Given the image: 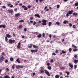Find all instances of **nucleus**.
Listing matches in <instances>:
<instances>
[{
  "instance_id": "obj_1",
  "label": "nucleus",
  "mask_w": 78,
  "mask_h": 78,
  "mask_svg": "<svg viewBox=\"0 0 78 78\" xmlns=\"http://www.w3.org/2000/svg\"><path fill=\"white\" fill-rule=\"evenodd\" d=\"M41 69L40 70V73L41 74L44 73V72H45V70H44V68L43 67H41Z\"/></svg>"
},
{
  "instance_id": "obj_2",
  "label": "nucleus",
  "mask_w": 78,
  "mask_h": 78,
  "mask_svg": "<svg viewBox=\"0 0 78 78\" xmlns=\"http://www.w3.org/2000/svg\"><path fill=\"white\" fill-rule=\"evenodd\" d=\"M42 22L43 23H42V25H46L47 23V20L43 19L42 20Z\"/></svg>"
},
{
  "instance_id": "obj_3",
  "label": "nucleus",
  "mask_w": 78,
  "mask_h": 78,
  "mask_svg": "<svg viewBox=\"0 0 78 78\" xmlns=\"http://www.w3.org/2000/svg\"><path fill=\"white\" fill-rule=\"evenodd\" d=\"M9 44H12V43H14L16 42V41L14 40L9 39Z\"/></svg>"
},
{
  "instance_id": "obj_4",
  "label": "nucleus",
  "mask_w": 78,
  "mask_h": 78,
  "mask_svg": "<svg viewBox=\"0 0 78 78\" xmlns=\"http://www.w3.org/2000/svg\"><path fill=\"white\" fill-rule=\"evenodd\" d=\"M4 60H5V57L1 56L0 58V62H2V61H3Z\"/></svg>"
},
{
  "instance_id": "obj_5",
  "label": "nucleus",
  "mask_w": 78,
  "mask_h": 78,
  "mask_svg": "<svg viewBox=\"0 0 78 78\" xmlns=\"http://www.w3.org/2000/svg\"><path fill=\"white\" fill-rule=\"evenodd\" d=\"M45 73H46V75H47L48 76H50V73H49L48 71L47 70H45Z\"/></svg>"
},
{
  "instance_id": "obj_6",
  "label": "nucleus",
  "mask_w": 78,
  "mask_h": 78,
  "mask_svg": "<svg viewBox=\"0 0 78 78\" xmlns=\"http://www.w3.org/2000/svg\"><path fill=\"white\" fill-rule=\"evenodd\" d=\"M22 7L23 9H24V11H27V10H28V8L25 5H22Z\"/></svg>"
},
{
  "instance_id": "obj_7",
  "label": "nucleus",
  "mask_w": 78,
  "mask_h": 78,
  "mask_svg": "<svg viewBox=\"0 0 78 78\" xmlns=\"http://www.w3.org/2000/svg\"><path fill=\"white\" fill-rule=\"evenodd\" d=\"M23 66H20V65H18V66H16V69H19L20 68H23Z\"/></svg>"
},
{
  "instance_id": "obj_8",
  "label": "nucleus",
  "mask_w": 78,
  "mask_h": 78,
  "mask_svg": "<svg viewBox=\"0 0 78 78\" xmlns=\"http://www.w3.org/2000/svg\"><path fill=\"white\" fill-rule=\"evenodd\" d=\"M8 12H9V13H11V14H12L13 12V10H12V9L8 10Z\"/></svg>"
},
{
  "instance_id": "obj_9",
  "label": "nucleus",
  "mask_w": 78,
  "mask_h": 78,
  "mask_svg": "<svg viewBox=\"0 0 78 78\" xmlns=\"http://www.w3.org/2000/svg\"><path fill=\"white\" fill-rule=\"evenodd\" d=\"M6 27V26L5 25H0V28H5Z\"/></svg>"
},
{
  "instance_id": "obj_10",
  "label": "nucleus",
  "mask_w": 78,
  "mask_h": 78,
  "mask_svg": "<svg viewBox=\"0 0 78 78\" xmlns=\"http://www.w3.org/2000/svg\"><path fill=\"white\" fill-rule=\"evenodd\" d=\"M72 12H73V10H71V11H69L68 12V13L69 15H71L72 14Z\"/></svg>"
},
{
  "instance_id": "obj_11",
  "label": "nucleus",
  "mask_w": 78,
  "mask_h": 78,
  "mask_svg": "<svg viewBox=\"0 0 78 78\" xmlns=\"http://www.w3.org/2000/svg\"><path fill=\"white\" fill-rule=\"evenodd\" d=\"M20 13H17L15 15V17H18V16H20Z\"/></svg>"
},
{
  "instance_id": "obj_12",
  "label": "nucleus",
  "mask_w": 78,
  "mask_h": 78,
  "mask_svg": "<svg viewBox=\"0 0 78 78\" xmlns=\"http://www.w3.org/2000/svg\"><path fill=\"white\" fill-rule=\"evenodd\" d=\"M69 66L71 68H73V64L71 65L70 63H69Z\"/></svg>"
},
{
  "instance_id": "obj_13",
  "label": "nucleus",
  "mask_w": 78,
  "mask_h": 78,
  "mask_svg": "<svg viewBox=\"0 0 78 78\" xmlns=\"http://www.w3.org/2000/svg\"><path fill=\"white\" fill-rule=\"evenodd\" d=\"M6 36L7 37H8V38H9L11 37H12V36H11V35H9V34H6Z\"/></svg>"
},
{
  "instance_id": "obj_14",
  "label": "nucleus",
  "mask_w": 78,
  "mask_h": 78,
  "mask_svg": "<svg viewBox=\"0 0 78 78\" xmlns=\"http://www.w3.org/2000/svg\"><path fill=\"white\" fill-rule=\"evenodd\" d=\"M74 63H75V64H77L78 62V60H74Z\"/></svg>"
},
{
  "instance_id": "obj_15",
  "label": "nucleus",
  "mask_w": 78,
  "mask_h": 78,
  "mask_svg": "<svg viewBox=\"0 0 78 78\" xmlns=\"http://www.w3.org/2000/svg\"><path fill=\"white\" fill-rule=\"evenodd\" d=\"M35 16L37 17H38V18H40V15H39L38 14H35Z\"/></svg>"
},
{
  "instance_id": "obj_16",
  "label": "nucleus",
  "mask_w": 78,
  "mask_h": 78,
  "mask_svg": "<svg viewBox=\"0 0 78 78\" xmlns=\"http://www.w3.org/2000/svg\"><path fill=\"white\" fill-rule=\"evenodd\" d=\"M37 37H38V38H41V37H42V35H41V34H40L38 36H37Z\"/></svg>"
},
{
  "instance_id": "obj_17",
  "label": "nucleus",
  "mask_w": 78,
  "mask_h": 78,
  "mask_svg": "<svg viewBox=\"0 0 78 78\" xmlns=\"http://www.w3.org/2000/svg\"><path fill=\"white\" fill-rule=\"evenodd\" d=\"M4 78H11L8 75H7L4 76Z\"/></svg>"
},
{
  "instance_id": "obj_18",
  "label": "nucleus",
  "mask_w": 78,
  "mask_h": 78,
  "mask_svg": "<svg viewBox=\"0 0 78 78\" xmlns=\"http://www.w3.org/2000/svg\"><path fill=\"white\" fill-rule=\"evenodd\" d=\"M77 15H78V13H73V16H77Z\"/></svg>"
},
{
  "instance_id": "obj_19",
  "label": "nucleus",
  "mask_w": 78,
  "mask_h": 78,
  "mask_svg": "<svg viewBox=\"0 0 78 78\" xmlns=\"http://www.w3.org/2000/svg\"><path fill=\"white\" fill-rule=\"evenodd\" d=\"M16 61H17V62H18V63H20V61H19V58H17L16 60Z\"/></svg>"
},
{
  "instance_id": "obj_20",
  "label": "nucleus",
  "mask_w": 78,
  "mask_h": 78,
  "mask_svg": "<svg viewBox=\"0 0 78 78\" xmlns=\"http://www.w3.org/2000/svg\"><path fill=\"white\" fill-rule=\"evenodd\" d=\"M19 22L20 23H22V22L24 23V20H19Z\"/></svg>"
},
{
  "instance_id": "obj_21",
  "label": "nucleus",
  "mask_w": 78,
  "mask_h": 78,
  "mask_svg": "<svg viewBox=\"0 0 78 78\" xmlns=\"http://www.w3.org/2000/svg\"><path fill=\"white\" fill-rule=\"evenodd\" d=\"M23 27V26L22 25H20L19 26V28L20 29H22Z\"/></svg>"
},
{
  "instance_id": "obj_22",
  "label": "nucleus",
  "mask_w": 78,
  "mask_h": 78,
  "mask_svg": "<svg viewBox=\"0 0 78 78\" xmlns=\"http://www.w3.org/2000/svg\"><path fill=\"white\" fill-rule=\"evenodd\" d=\"M52 24V23L51 22H49L48 23V26L49 27H50L51 26V25Z\"/></svg>"
},
{
  "instance_id": "obj_23",
  "label": "nucleus",
  "mask_w": 78,
  "mask_h": 78,
  "mask_svg": "<svg viewBox=\"0 0 78 78\" xmlns=\"http://www.w3.org/2000/svg\"><path fill=\"white\" fill-rule=\"evenodd\" d=\"M30 46H28V48H32V45H33V44H30Z\"/></svg>"
},
{
  "instance_id": "obj_24",
  "label": "nucleus",
  "mask_w": 78,
  "mask_h": 78,
  "mask_svg": "<svg viewBox=\"0 0 78 78\" xmlns=\"http://www.w3.org/2000/svg\"><path fill=\"white\" fill-rule=\"evenodd\" d=\"M55 78H59V75L57 74L55 76Z\"/></svg>"
},
{
  "instance_id": "obj_25",
  "label": "nucleus",
  "mask_w": 78,
  "mask_h": 78,
  "mask_svg": "<svg viewBox=\"0 0 78 78\" xmlns=\"http://www.w3.org/2000/svg\"><path fill=\"white\" fill-rule=\"evenodd\" d=\"M48 70H51V67L50 66H48Z\"/></svg>"
},
{
  "instance_id": "obj_26",
  "label": "nucleus",
  "mask_w": 78,
  "mask_h": 78,
  "mask_svg": "<svg viewBox=\"0 0 78 78\" xmlns=\"http://www.w3.org/2000/svg\"><path fill=\"white\" fill-rule=\"evenodd\" d=\"M66 73H67V75H69L70 74V73L68 71H66Z\"/></svg>"
},
{
  "instance_id": "obj_27",
  "label": "nucleus",
  "mask_w": 78,
  "mask_h": 78,
  "mask_svg": "<svg viewBox=\"0 0 78 78\" xmlns=\"http://www.w3.org/2000/svg\"><path fill=\"white\" fill-rule=\"evenodd\" d=\"M67 22L68 23L69 22L67 21L64 20L63 22V23L65 24H66V23H67Z\"/></svg>"
},
{
  "instance_id": "obj_28",
  "label": "nucleus",
  "mask_w": 78,
  "mask_h": 78,
  "mask_svg": "<svg viewBox=\"0 0 78 78\" xmlns=\"http://www.w3.org/2000/svg\"><path fill=\"white\" fill-rule=\"evenodd\" d=\"M33 45L34 48H38V47H39L35 45Z\"/></svg>"
},
{
  "instance_id": "obj_29",
  "label": "nucleus",
  "mask_w": 78,
  "mask_h": 78,
  "mask_svg": "<svg viewBox=\"0 0 78 78\" xmlns=\"http://www.w3.org/2000/svg\"><path fill=\"white\" fill-rule=\"evenodd\" d=\"M5 42H7L8 40V38H7V37H5Z\"/></svg>"
},
{
  "instance_id": "obj_30",
  "label": "nucleus",
  "mask_w": 78,
  "mask_h": 78,
  "mask_svg": "<svg viewBox=\"0 0 78 78\" xmlns=\"http://www.w3.org/2000/svg\"><path fill=\"white\" fill-rule=\"evenodd\" d=\"M72 47H74V48H77V47L75 46V45L73 44H72Z\"/></svg>"
},
{
  "instance_id": "obj_31",
  "label": "nucleus",
  "mask_w": 78,
  "mask_h": 78,
  "mask_svg": "<svg viewBox=\"0 0 78 78\" xmlns=\"http://www.w3.org/2000/svg\"><path fill=\"white\" fill-rule=\"evenodd\" d=\"M62 52L63 54H64L66 53H67V51H64L62 50Z\"/></svg>"
},
{
  "instance_id": "obj_32",
  "label": "nucleus",
  "mask_w": 78,
  "mask_h": 78,
  "mask_svg": "<svg viewBox=\"0 0 78 78\" xmlns=\"http://www.w3.org/2000/svg\"><path fill=\"white\" fill-rule=\"evenodd\" d=\"M75 6H78V2H76L75 4Z\"/></svg>"
},
{
  "instance_id": "obj_33",
  "label": "nucleus",
  "mask_w": 78,
  "mask_h": 78,
  "mask_svg": "<svg viewBox=\"0 0 78 78\" xmlns=\"http://www.w3.org/2000/svg\"><path fill=\"white\" fill-rule=\"evenodd\" d=\"M72 49L71 48H70L69 49V52H71V51H72Z\"/></svg>"
},
{
  "instance_id": "obj_34",
  "label": "nucleus",
  "mask_w": 78,
  "mask_h": 78,
  "mask_svg": "<svg viewBox=\"0 0 78 78\" xmlns=\"http://www.w3.org/2000/svg\"><path fill=\"white\" fill-rule=\"evenodd\" d=\"M78 51V49H73V51Z\"/></svg>"
},
{
  "instance_id": "obj_35",
  "label": "nucleus",
  "mask_w": 78,
  "mask_h": 78,
  "mask_svg": "<svg viewBox=\"0 0 78 78\" xmlns=\"http://www.w3.org/2000/svg\"><path fill=\"white\" fill-rule=\"evenodd\" d=\"M9 71V69H8V68H6V72H8Z\"/></svg>"
},
{
  "instance_id": "obj_36",
  "label": "nucleus",
  "mask_w": 78,
  "mask_h": 78,
  "mask_svg": "<svg viewBox=\"0 0 78 78\" xmlns=\"http://www.w3.org/2000/svg\"><path fill=\"white\" fill-rule=\"evenodd\" d=\"M10 60L11 61H14V58L12 57L10 58Z\"/></svg>"
},
{
  "instance_id": "obj_37",
  "label": "nucleus",
  "mask_w": 78,
  "mask_h": 78,
  "mask_svg": "<svg viewBox=\"0 0 78 78\" xmlns=\"http://www.w3.org/2000/svg\"><path fill=\"white\" fill-rule=\"evenodd\" d=\"M56 24L57 25H60V23L58 22H56Z\"/></svg>"
},
{
  "instance_id": "obj_38",
  "label": "nucleus",
  "mask_w": 78,
  "mask_h": 78,
  "mask_svg": "<svg viewBox=\"0 0 78 78\" xmlns=\"http://www.w3.org/2000/svg\"><path fill=\"white\" fill-rule=\"evenodd\" d=\"M30 51L31 53H34V50L32 49L30 50Z\"/></svg>"
},
{
  "instance_id": "obj_39",
  "label": "nucleus",
  "mask_w": 78,
  "mask_h": 78,
  "mask_svg": "<svg viewBox=\"0 0 78 78\" xmlns=\"http://www.w3.org/2000/svg\"><path fill=\"white\" fill-rule=\"evenodd\" d=\"M5 63H7L8 62V59H6L5 60Z\"/></svg>"
},
{
  "instance_id": "obj_40",
  "label": "nucleus",
  "mask_w": 78,
  "mask_h": 78,
  "mask_svg": "<svg viewBox=\"0 0 78 78\" xmlns=\"http://www.w3.org/2000/svg\"><path fill=\"white\" fill-rule=\"evenodd\" d=\"M52 55H54V56H55V55H56V53L54 52L53 53Z\"/></svg>"
},
{
  "instance_id": "obj_41",
  "label": "nucleus",
  "mask_w": 78,
  "mask_h": 78,
  "mask_svg": "<svg viewBox=\"0 0 78 78\" xmlns=\"http://www.w3.org/2000/svg\"><path fill=\"white\" fill-rule=\"evenodd\" d=\"M57 8L58 9L59 8V5H58L57 6Z\"/></svg>"
},
{
  "instance_id": "obj_42",
  "label": "nucleus",
  "mask_w": 78,
  "mask_h": 78,
  "mask_svg": "<svg viewBox=\"0 0 78 78\" xmlns=\"http://www.w3.org/2000/svg\"><path fill=\"white\" fill-rule=\"evenodd\" d=\"M65 77H66V78H69V77H70V76L67 75L66 76H65Z\"/></svg>"
},
{
  "instance_id": "obj_43",
  "label": "nucleus",
  "mask_w": 78,
  "mask_h": 78,
  "mask_svg": "<svg viewBox=\"0 0 78 78\" xmlns=\"http://www.w3.org/2000/svg\"><path fill=\"white\" fill-rule=\"evenodd\" d=\"M47 65L48 66H50V64L49 63H48L47 64Z\"/></svg>"
},
{
  "instance_id": "obj_44",
  "label": "nucleus",
  "mask_w": 78,
  "mask_h": 78,
  "mask_svg": "<svg viewBox=\"0 0 78 78\" xmlns=\"http://www.w3.org/2000/svg\"><path fill=\"white\" fill-rule=\"evenodd\" d=\"M2 8H4V9H6V6H5V5H3L2 6Z\"/></svg>"
},
{
  "instance_id": "obj_45",
  "label": "nucleus",
  "mask_w": 78,
  "mask_h": 78,
  "mask_svg": "<svg viewBox=\"0 0 78 78\" xmlns=\"http://www.w3.org/2000/svg\"><path fill=\"white\" fill-rule=\"evenodd\" d=\"M37 49L34 50V53H37Z\"/></svg>"
},
{
  "instance_id": "obj_46",
  "label": "nucleus",
  "mask_w": 78,
  "mask_h": 78,
  "mask_svg": "<svg viewBox=\"0 0 78 78\" xmlns=\"http://www.w3.org/2000/svg\"><path fill=\"white\" fill-rule=\"evenodd\" d=\"M15 66H14V65H13L12 66V69H15Z\"/></svg>"
},
{
  "instance_id": "obj_47",
  "label": "nucleus",
  "mask_w": 78,
  "mask_h": 78,
  "mask_svg": "<svg viewBox=\"0 0 78 78\" xmlns=\"http://www.w3.org/2000/svg\"><path fill=\"white\" fill-rule=\"evenodd\" d=\"M59 51V50H57L55 51L56 53H58Z\"/></svg>"
},
{
  "instance_id": "obj_48",
  "label": "nucleus",
  "mask_w": 78,
  "mask_h": 78,
  "mask_svg": "<svg viewBox=\"0 0 78 78\" xmlns=\"http://www.w3.org/2000/svg\"><path fill=\"white\" fill-rule=\"evenodd\" d=\"M51 62H52V63L53 62V59H51L50 61Z\"/></svg>"
},
{
  "instance_id": "obj_49",
  "label": "nucleus",
  "mask_w": 78,
  "mask_h": 78,
  "mask_svg": "<svg viewBox=\"0 0 78 78\" xmlns=\"http://www.w3.org/2000/svg\"><path fill=\"white\" fill-rule=\"evenodd\" d=\"M13 37H15V36H16V34H14V32L13 33Z\"/></svg>"
},
{
  "instance_id": "obj_50",
  "label": "nucleus",
  "mask_w": 78,
  "mask_h": 78,
  "mask_svg": "<svg viewBox=\"0 0 78 78\" xmlns=\"http://www.w3.org/2000/svg\"><path fill=\"white\" fill-rule=\"evenodd\" d=\"M74 69H76V68L77 67V66L76 65H74Z\"/></svg>"
},
{
  "instance_id": "obj_51",
  "label": "nucleus",
  "mask_w": 78,
  "mask_h": 78,
  "mask_svg": "<svg viewBox=\"0 0 78 78\" xmlns=\"http://www.w3.org/2000/svg\"><path fill=\"white\" fill-rule=\"evenodd\" d=\"M34 23H33V25H35L36 23L35 21H34Z\"/></svg>"
},
{
  "instance_id": "obj_52",
  "label": "nucleus",
  "mask_w": 78,
  "mask_h": 78,
  "mask_svg": "<svg viewBox=\"0 0 78 78\" xmlns=\"http://www.w3.org/2000/svg\"><path fill=\"white\" fill-rule=\"evenodd\" d=\"M74 57V58H77V55H75Z\"/></svg>"
},
{
  "instance_id": "obj_53",
  "label": "nucleus",
  "mask_w": 78,
  "mask_h": 78,
  "mask_svg": "<svg viewBox=\"0 0 78 78\" xmlns=\"http://www.w3.org/2000/svg\"><path fill=\"white\" fill-rule=\"evenodd\" d=\"M69 14L68 13H67L66 14V17H68V16H69Z\"/></svg>"
},
{
  "instance_id": "obj_54",
  "label": "nucleus",
  "mask_w": 78,
  "mask_h": 78,
  "mask_svg": "<svg viewBox=\"0 0 78 78\" xmlns=\"http://www.w3.org/2000/svg\"><path fill=\"white\" fill-rule=\"evenodd\" d=\"M31 7V5H28L27 6V7L28 8H30Z\"/></svg>"
},
{
  "instance_id": "obj_55",
  "label": "nucleus",
  "mask_w": 78,
  "mask_h": 78,
  "mask_svg": "<svg viewBox=\"0 0 78 78\" xmlns=\"http://www.w3.org/2000/svg\"><path fill=\"white\" fill-rule=\"evenodd\" d=\"M27 28H24V31H25V32L27 31Z\"/></svg>"
},
{
  "instance_id": "obj_56",
  "label": "nucleus",
  "mask_w": 78,
  "mask_h": 78,
  "mask_svg": "<svg viewBox=\"0 0 78 78\" xmlns=\"http://www.w3.org/2000/svg\"><path fill=\"white\" fill-rule=\"evenodd\" d=\"M17 47L18 48H19V49H20V46H17Z\"/></svg>"
},
{
  "instance_id": "obj_57",
  "label": "nucleus",
  "mask_w": 78,
  "mask_h": 78,
  "mask_svg": "<svg viewBox=\"0 0 78 78\" xmlns=\"http://www.w3.org/2000/svg\"><path fill=\"white\" fill-rule=\"evenodd\" d=\"M42 36H43V37H45V34H44V33H43L42 34Z\"/></svg>"
},
{
  "instance_id": "obj_58",
  "label": "nucleus",
  "mask_w": 78,
  "mask_h": 78,
  "mask_svg": "<svg viewBox=\"0 0 78 78\" xmlns=\"http://www.w3.org/2000/svg\"><path fill=\"white\" fill-rule=\"evenodd\" d=\"M36 75V73H33V76H34Z\"/></svg>"
},
{
  "instance_id": "obj_59",
  "label": "nucleus",
  "mask_w": 78,
  "mask_h": 78,
  "mask_svg": "<svg viewBox=\"0 0 78 78\" xmlns=\"http://www.w3.org/2000/svg\"><path fill=\"white\" fill-rule=\"evenodd\" d=\"M17 9H17V8H16V9H15L14 10L15 11H17Z\"/></svg>"
},
{
  "instance_id": "obj_60",
  "label": "nucleus",
  "mask_w": 78,
  "mask_h": 78,
  "mask_svg": "<svg viewBox=\"0 0 78 78\" xmlns=\"http://www.w3.org/2000/svg\"><path fill=\"white\" fill-rule=\"evenodd\" d=\"M51 34H50L49 35V37L50 38H51Z\"/></svg>"
},
{
  "instance_id": "obj_61",
  "label": "nucleus",
  "mask_w": 78,
  "mask_h": 78,
  "mask_svg": "<svg viewBox=\"0 0 78 78\" xmlns=\"http://www.w3.org/2000/svg\"><path fill=\"white\" fill-rule=\"evenodd\" d=\"M2 55H3V56H5V54L3 52H2Z\"/></svg>"
},
{
  "instance_id": "obj_62",
  "label": "nucleus",
  "mask_w": 78,
  "mask_h": 78,
  "mask_svg": "<svg viewBox=\"0 0 78 78\" xmlns=\"http://www.w3.org/2000/svg\"><path fill=\"white\" fill-rule=\"evenodd\" d=\"M73 28H75V25H73Z\"/></svg>"
},
{
  "instance_id": "obj_63",
  "label": "nucleus",
  "mask_w": 78,
  "mask_h": 78,
  "mask_svg": "<svg viewBox=\"0 0 78 78\" xmlns=\"http://www.w3.org/2000/svg\"><path fill=\"white\" fill-rule=\"evenodd\" d=\"M20 43L19 42L18 44V46H20Z\"/></svg>"
},
{
  "instance_id": "obj_64",
  "label": "nucleus",
  "mask_w": 78,
  "mask_h": 78,
  "mask_svg": "<svg viewBox=\"0 0 78 78\" xmlns=\"http://www.w3.org/2000/svg\"><path fill=\"white\" fill-rule=\"evenodd\" d=\"M10 8H12L13 7V5H11L10 6Z\"/></svg>"
}]
</instances>
